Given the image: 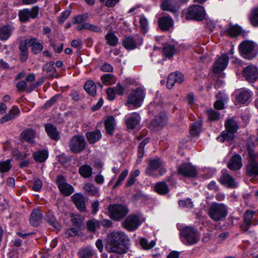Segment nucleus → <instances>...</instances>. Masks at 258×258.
Masks as SVG:
<instances>
[{
	"instance_id": "1",
	"label": "nucleus",
	"mask_w": 258,
	"mask_h": 258,
	"mask_svg": "<svg viewBox=\"0 0 258 258\" xmlns=\"http://www.w3.org/2000/svg\"><path fill=\"white\" fill-rule=\"evenodd\" d=\"M127 240V238L124 232L112 231L107 235L105 248L108 252L124 254L126 252L125 243Z\"/></svg>"
},
{
	"instance_id": "2",
	"label": "nucleus",
	"mask_w": 258,
	"mask_h": 258,
	"mask_svg": "<svg viewBox=\"0 0 258 258\" xmlns=\"http://www.w3.org/2000/svg\"><path fill=\"white\" fill-rule=\"evenodd\" d=\"M208 214L213 220L221 221L228 214L227 207L223 203L214 202L209 209Z\"/></svg>"
},
{
	"instance_id": "3",
	"label": "nucleus",
	"mask_w": 258,
	"mask_h": 258,
	"mask_svg": "<svg viewBox=\"0 0 258 258\" xmlns=\"http://www.w3.org/2000/svg\"><path fill=\"white\" fill-rule=\"evenodd\" d=\"M255 47V44L253 41L245 40L240 43L238 48L240 54L243 58L250 60L256 56Z\"/></svg>"
},
{
	"instance_id": "4",
	"label": "nucleus",
	"mask_w": 258,
	"mask_h": 258,
	"mask_svg": "<svg viewBox=\"0 0 258 258\" xmlns=\"http://www.w3.org/2000/svg\"><path fill=\"white\" fill-rule=\"evenodd\" d=\"M183 242L186 245H192L198 242L200 236L198 232L192 227L186 226L181 231Z\"/></svg>"
},
{
	"instance_id": "5",
	"label": "nucleus",
	"mask_w": 258,
	"mask_h": 258,
	"mask_svg": "<svg viewBox=\"0 0 258 258\" xmlns=\"http://www.w3.org/2000/svg\"><path fill=\"white\" fill-rule=\"evenodd\" d=\"M108 211L112 219L118 221L126 215L128 210L125 206L122 205L113 204L109 206Z\"/></svg>"
},
{
	"instance_id": "6",
	"label": "nucleus",
	"mask_w": 258,
	"mask_h": 258,
	"mask_svg": "<svg viewBox=\"0 0 258 258\" xmlns=\"http://www.w3.org/2000/svg\"><path fill=\"white\" fill-rule=\"evenodd\" d=\"M185 17L187 19L202 21L205 18L204 9L199 5H192L188 9Z\"/></svg>"
},
{
	"instance_id": "7",
	"label": "nucleus",
	"mask_w": 258,
	"mask_h": 258,
	"mask_svg": "<svg viewBox=\"0 0 258 258\" xmlns=\"http://www.w3.org/2000/svg\"><path fill=\"white\" fill-rule=\"evenodd\" d=\"M86 141L84 137L80 135L73 136L69 143L70 150L74 153H79L82 152L86 147Z\"/></svg>"
},
{
	"instance_id": "8",
	"label": "nucleus",
	"mask_w": 258,
	"mask_h": 258,
	"mask_svg": "<svg viewBox=\"0 0 258 258\" xmlns=\"http://www.w3.org/2000/svg\"><path fill=\"white\" fill-rule=\"evenodd\" d=\"M145 97V93L142 88H138L133 90L129 95L127 103L133 104L136 107L141 105Z\"/></svg>"
},
{
	"instance_id": "9",
	"label": "nucleus",
	"mask_w": 258,
	"mask_h": 258,
	"mask_svg": "<svg viewBox=\"0 0 258 258\" xmlns=\"http://www.w3.org/2000/svg\"><path fill=\"white\" fill-rule=\"evenodd\" d=\"M39 9L37 6H34L30 9H24L19 12L20 20L24 23L28 22L30 19L37 18Z\"/></svg>"
},
{
	"instance_id": "10",
	"label": "nucleus",
	"mask_w": 258,
	"mask_h": 258,
	"mask_svg": "<svg viewBox=\"0 0 258 258\" xmlns=\"http://www.w3.org/2000/svg\"><path fill=\"white\" fill-rule=\"evenodd\" d=\"M56 183L60 192L65 196H70L74 191L72 185L68 183L64 177L61 175L57 176Z\"/></svg>"
},
{
	"instance_id": "11",
	"label": "nucleus",
	"mask_w": 258,
	"mask_h": 258,
	"mask_svg": "<svg viewBox=\"0 0 258 258\" xmlns=\"http://www.w3.org/2000/svg\"><path fill=\"white\" fill-rule=\"evenodd\" d=\"M179 174L185 177H195L197 175L196 168L190 163H183L180 165L177 169Z\"/></svg>"
},
{
	"instance_id": "12",
	"label": "nucleus",
	"mask_w": 258,
	"mask_h": 258,
	"mask_svg": "<svg viewBox=\"0 0 258 258\" xmlns=\"http://www.w3.org/2000/svg\"><path fill=\"white\" fill-rule=\"evenodd\" d=\"M243 76L248 82L252 83L258 78V69L254 66H248L243 70Z\"/></svg>"
},
{
	"instance_id": "13",
	"label": "nucleus",
	"mask_w": 258,
	"mask_h": 258,
	"mask_svg": "<svg viewBox=\"0 0 258 258\" xmlns=\"http://www.w3.org/2000/svg\"><path fill=\"white\" fill-rule=\"evenodd\" d=\"M229 62L228 56L224 54L219 57L215 62L213 70L215 73L219 74L224 71L227 67Z\"/></svg>"
},
{
	"instance_id": "14",
	"label": "nucleus",
	"mask_w": 258,
	"mask_h": 258,
	"mask_svg": "<svg viewBox=\"0 0 258 258\" xmlns=\"http://www.w3.org/2000/svg\"><path fill=\"white\" fill-rule=\"evenodd\" d=\"M140 225L139 217L136 215L128 216L123 223L124 227L130 231L135 230Z\"/></svg>"
},
{
	"instance_id": "15",
	"label": "nucleus",
	"mask_w": 258,
	"mask_h": 258,
	"mask_svg": "<svg viewBox=\"0 0 258 258\" xmlns=\"http://www.w3.org/2000/svg\"><path fill=\"white\" fill-rule=\"evenodd\" d=\"M184 80L183 75L178 72H175L170 73L167 79V87L169 89L172 88L174 84L177 83L180 84Z\"/></svg>"
},
{
	"instance_id": "16",
	"label": "nucleus",
	"mask_w": 258,
	"mask_h": 258,
	"mask_svg": "<svg viewBox=\"0 0 258 258\" xmlns=\"http://www.w3.org/2000/svg\"><path fill=\"white\" fill-rule=\"evenodd\" d=\"M140 120L139 114L134 112L126 117L125 124L128 129L134 130L139 126Z\"/></svg>"
},
{
	"instance_id": "17",
	"label": "nucleus",
	"mask_w": 258,
	"mask_h": 258,
	"mask_svg": "<svg viewBox=\"0 0 258 258\" xmlns=\"http://www.w3.org/2000/svg\"><path fill=\"white\" fill-rule=\"evenodd\" d=\"M163 162L159 158L150 159L148 166L146 169V173L148 175H153L154 172L162 165Z\"/></svg>"
},
{
	"instance_id": "18",
	"label": "nucleus",
	"mask_w": 258,
	"mask_h": 258,
	"mask_svg": "<svg viewBox=\"0 0 258 258\" xmlns=\"http://www.w3.org/2000/svg\"><path fill=\"white\" fill-rule=\"evenodd\" d=\"M161 9L172 13H176L179 10L176 0H164L161 4Z\"/></svg>"
},
{
	"instance_id": "19",
	"label": "nucleus",
	"mask_w": 258,
	"mask_h": 258,
	"mask_svg": "<svg viewBox=\"0 0 258 258\" xmlns=\"http://www.w3.org/2000/svg\"><path fill=\"white\" fill-rule=\"evenodd\" d=\"M71 198L72 201L75 204L78 209H79L81 212L85 211L86 206L85 198L81 194H75L71 197Z\"/></svg>"
},
{
	"instance_id": "20",
	"label": "nucleus",
	"mask_w": 258,
	"mask_h": 258,
	"mask_svg": "<svg viewBox=\"0 0 258 258\" xmlns=\"http://www.w3.org/2000/svg\"><path fill=\"white\" fill-rule=\"evenodd\" d=\"M160 29L163 31H167L173 26V20L170 16H163L158 21Z\"/></svg>"
},
{
	"instance_id": "21",
	"label": "nucleus",
	"mask_w": 258,
	"mask_h": 258,
	"mask_svg": "<svg viewBox=\"0 0 258 258\" xmlns=\"http://www.w3.org/2000/svg\"><path fill=\"white\" fill-rule=\"evenodd\" d=\"M245 170L248 176H258V163L254 160H249L245 167Z\"/></svg>"
},
{
	"instance_id": "22",
	"label": "nucleus",
	"mask_w": 258,
	"mask_h": 258,
	"mask_svg": "<svg viewBox=\"0 0 258 258\" xmlns=\"http://www.w3.org/2000/svg\"><path fill=\"white\" fill-rule=\"evenodd\" d=\"M220 183L229 188H235L237 186V183L235 179L227 173H224L220 178Z\"/></svg>"
},
{
	"instance_id": "23",
	"label": "nucleus",
	"mask_w": 258,
	"mask_h": 258,
	"mask_svg": "<svg viewBox=\"0 0 258 258\" xmlns=\"http://www.w3.org/2000/svg\"><path fill=\"white\" fill-rule=\"evenodd\" d=\"M42 219V214L39 209H34L30 215V223L33 226H37Z\"/></svg>"
},
{
	"instance_id": "24",
	"label": "nucleus",
	"mask_w": 258,
	"mask_h": 258,
	"mask_svg": "<svg viewBox=\"0 0 258 258\" xmlns=\"http://www.w3.org/2000/svg\"><path fill=\"white\" fill-rule=\"evenodd\" d=\"M20 111L18 107L13 106L9 112L0 119V122L4 123L8 121L12 120L19 115Z\"/></svg>"
},
{
	"instance_id": "25",
	"label": "nucleus",
	"mask_w": 258,
	"mask_h": 258,
	"mask_svg": "<svg viewBox=\"0 0 258 258\" xmlns=\"http://www.w3.org/2000/svg\"><path fill=\"white\" fill-rule=\"evenodd\" d=\"M36 136V132L31 128H26L23 131L20 135V137L23 141L30 143L34 142V139Z\"/></svg>"
},
{
	"instance_id": "26",
	"label": "nucleus",
	"mask_w": 258,
	"mask_h": 258,
	"mask_svg": "<svg viewBox=\"0 0 258 258\" xmlns=\"http://www.w3.org/2000/svg\"><path fill=\"white\" fill-rule=\"evenodd\" d=\"M242 162L241 157L236 154L233 156L229 161L227 166L232 170H238L242 167Z\"/></svg>"
},
{
	"instance_id": "27",
	"label": "nucleus",
	"mask_w": 258,
	"mask_h": 258,
	"mask_svg": "<svg viewBox=\"0 0 258 258\" xmlns=\"http://www.w3.org/2000/svg\"><path fill=\"white\" fill-rule=\"evenodd\" d=\"M28 44L31 47V51L34 54L40 53L43 48V43L38 42L35 38L28 40Z\"/></svg>"
},
{
	"instance_id": "28",
	"label": "nucleus",
	"mask_w": 258,
	"mask_h": 258,
	"mask_svg": "<svg viewBox=\"0 0 258 258\" xmlns=\"http://www.w3.org/2000/svg\"><path fill=\"white\" fill-rule=\"evenodd\" d=\"M14 27L12 25H4L0 28V40H7L12 35Z\"/></svg>"
},
{
	"instance_id": "29",
	"label": "nucleus",
	"mask_w": 258,
	"mask_h": 258,
	"mask_svg": "<svg viewBox=\"0 0 258 258\" xmlns=\"http://www.w3.org/2000/svg\"><path fill=\"white\" fill-rule=\"evenodd\" d=\"M28 41H21L19 46L20 50V58L21 61H25L28 57L29 51L28 48Z\"/></svg>"
},
{
	"instance_id": "30",
	"label": "nucleus",
	"mask_w": 258,
	"mask_h": 258,
	"mask_svg": "<svg viewBox=\"0 0 258 258\" xmlns=\"http://www.w3.org/2000/svg\"><path fill=\"white\" fill-rule=\"evenodd\" d=\"M122 45L128 50L134 49L137 47L136 40L131 36H125L122 40Z\"/></svg>"
},
{
	"instance_id": "31",
	"label": "nucleus",
	"mask_w": 258,
	"mask_h": 258,
	"mask_svg": "<svg viewBox=\"0 0 258 258\" xmlns=\"http://www.w3.org/2000/svg\"><path fill=\"white\" fill-rule=\"evenodd\" d=\"M45 131L48 136L52 140H58L60 136L57 128L51 124H46L45 125Z\"/></svg>"
},
{
	"instance_id": "32",
	"label": "nucleus",
	"mask_w": 258,
	"mask_h": 258,
	"mask_svg": "<svg viewBox=\"0 0 258 258\" xmlns=\"http://www.w3.org/2000/svg\"><path fill=\"white\" fill-rule=\"evenodd\" d=\"M43 72H45L48 77L53 78L57 76L56 69L54 67V62L52 61L47 62L43 65L42 68Z\"/></svg>"
},
{
	"instance_id": "33",
	"label": "nucleus",
	"mask_w": 258,
	"mask_h": 258,
	"mask_svg": "<svg viewBox=\"0 0 258 258\" xmlns=\"http://www.w3.org/2000/svg\"><path fill=\"white\" fill-rule=\"evenodd\" d=\"M95 253V250L90 246L82 247L78 251L79 258H92Z\"/></svg>"
},
{
	"instance_id": "34",
	"label": "nucleus",
	"mask_w": 258,
	"mask_h": 258,
	"mask_svg": "<svg viewBox=\"0 0 258 258\" xmlns=\"http://www.w3.org/2000/svg\"><path fill=\"white\" fill-rule=\"evenodd\" d=\"M255 213V211L250 210H246L244 214V221L246 224L245 231L250 228L251 224H253V225H257V222L253 223L252 221L253 215Z\"/></svg>"
},
{
	"instance_id": "35",
	"label": "nucleus",
	"mask_w": 258,
	"mask_h": 258,
	"mask_svg": "<svg viewBox=\"0 0 258 258\" xmlns=\"http://www.w3.org/2000/svg\"><path fill=\"white\" fill-rule=\"evenodd\" d=\"M86 136L90 144H94L102 138V135L99 130L87 132L86 133Z\"/></svg>"
},
{
	"instance_id": "36",
	"label": "nucleus",
	"mask_w": 258,
	"mask_h": 258,
	"mask_svg": "<svg viewBox=\"0 0 258 258\" xmlns=\"http://www.w3.org/2000/svg\"><path fill=\"white\" fill-rule=\"evenodd\" d=\"M234 134L235 133L226 130L222 132L221 135L218 137L217 139L221 143H223L225 141L231 142L235 137Z\"/></svg>"
},
{
	"instance_id": "37",
	"label": "nucleus",
	"mask_w": 258,
	"mask_h": 258,
	"mask_svg": "<svg viewBox=\"0 0 258 258\" xmlns=\"http://www.w3.org/2000/svg\"><path fill=\"white\" fill-rule=\"evenodd\" d=\"M115 119L112 116H109L105 121V127L106 133L112 135L115 127Z\"/></svg>"
},
{
	"instance_id": "38",
	"label": "nucleus",
	"mask_w": 258,
	"mask_h": 258,
	"mask_svg": "<svg viewBox=\"0 0 258 258\" xmlns=\"http://www.w3.org/2000/svg\"><path fill=\"white\" fill-rule=\"evenodd\" d=\"M248 19L252 26L258 27V7L251 10Z\"/></svg>"
},
{
	"instance_id": "39",
	"label": "nucleus",
	"mask_w": 258,
	"mask_h": 258,
	"mask_svg": "<svg viewBox=\"0 0 258 258\" xmlns=\"http://www.w3.org/2000/svg\"><path fill=\"white\" fill-rule=\"evenodd\" d=\"M226 130L228 131L236 133L238 129L237 122L231 118H228L225 122Z\"/></svg>"
},
{
	"instance_id": "40",
	"label": "nucleus",
	"mask_w": 258,
	"mask_h": 258,
	"mask_svg": "<svg viewBox=\"0 0 258 258\" xmlns=\"http://www.w3.org/2000/svg\"><path fill=\"white\" fill-rule=\"evenodd\" d=\"M84 190L89 195L93 196H98L99 190L93 184L87 183L83 186Z\"/></svg>"
},
{
	"instance_id": "41",
	"label": "nucleus",
	"mask_w": 258,
	"mask_h": 258,
	"mask_svg": "<svg viewBox=\"0 0 258 258\" xmlns=\"http://www.w3.org/2000/svg\"><path fill=\"white\" fill-rule=\"evenodd\" d=\"M84 88L90 95L92 96H95L96 94V86L93 81L91 80L86 81Z\"/></svg>"
},
{
	"instance_id": "42",
	"label": "nucleus",
	"mask_w": 258,
	"mask_h": 258,
	"mask_svg": "<svg viewBox=\"0 0 258 258\" xmlns=\"http://www.w3.org/2000/svg\"><path fill=\"white\" fill-rule=\"evenodd\" d=\"M155 190L161 195L167 194L169 191L168 186L164 182H159L156 183L155 186Z\"/></svg>"
},
{
	"instance_id": "43",
	"label": "nucleus",
	"mask_w": 258,
	"mask_h": 258,
	"mask_svg": "<svg viewBox=\"0 0 258 258\" xmlns=\"http://www.w3.org/2000/svg\"><path fill=\"white\" fill-rule=\"evenodd\" d=\"M100 222L95 219L88 220L86 223L87 230L92 233H94L96 229L100 228Z\"/></svg>"
},
{
	"instance_id": "44",
	"label": "nucleus",
	"mask_w": 258,
	"mask_h": 258,
	"mask_svg": "<svg viewBox=\"0 0 258 258\" xmlns=\"http://www.w3.org/2000/svg\"><path fill=\"white\" fill-rule=\"evenodd\" d=\"M105 38L107 44L110 46H115L118 42V39L113 32L107 33L105 36Z\"/></svg>"
},
{
	"instance_id": "45",
	"label": "nucleus",
	"mask_w": 258,
	"mask_h": 258,
	"mask_svg": "<svg viewBox=\"0 0 258 258\" xmlns=\"http://www.w3.org/2000/svg\"><path fill=\"white\" fill-rule=\"evenodd\" d=\"M33 156L35 160L38 162L45 161L48 157V152L45 150L39 151L35 152Z\"/></svg>"
},
{
	"instance_id": "46",
	"label": "nucleus",
	"mask_w": 258,
	"mask_h": 258,
	"mask_svg": "<svg viewBox=\"0 0 258 258\" xmlns=\"http://www.w3.org/2000/svg\"><path fill=\"white\" fill-rule=\"evenodd\" d=\"M167 122V117L165 115H156L152 121V124L157 126L162 127Z\"/></svg>"
},
{
	"instance_id": "47",
	"label": "nucleus",
	"mask_w": 258,
	"mask_h": 258,
	"mask_svg": "<svg viewBox=\"0 0 258 258\" xmlns=\"http://www.w3.org/2000/svg\"><path fill=\"white\" fill-rule=\"evenodd\" d=\"M101 81L103 84L106 85H111L116 82V79L114 76L110 74H106L101 77Z\"/></svg>"
},
{
	"instance_id": "48",
	"label": "nucleus",
	"mask_w": 258,
	"mask_h": 258,
	"mask_svg": "<svg viewBox=\"0 0 258 258\" xmlns=\"http://www.w3.org/2000/svg\"><path fill=\"white\" fill-rule=\"evenodd\" d=\"M79 172L83 177L88 178L91 175L92 169L90 166L84 165L80 167Z\"/></svg>"
},
{
	"instance_id": "49",
	"label": "nucleus",
	"mask_w": 258,
	"mask_h": 258,
	"mask_svg": "<svg viewBox=\"0 0 258 258\" xmlns=\"http://www.w3.org/2000/svg\"><path fill=\"white\" fill-rule=\"evenodd\" d=\"M227 34L230 37H235L241 32V28L237 25H231L226 30Z\"/></svg>"
},
{
	"instance_id": "50",
	"label": "nucleus",
	"mask_w": 258,
	"mask_h": 258,
	"mask_svg": "<svg viewBox=\"0 0 258 258\" xmlns=\"http://www.w3.org/2000/svg\"><path fill=\"white\" fill-rule=\"evenodd\" d=\"M251 94V92L248 90L242 91L238 95V100L241 103H244L250 99Z\"/></svg>"
},
{
	"instance_id": "51",
	"label": "nucleus",
	"mask_w": 258,
	"mask_h": 258,
	"mask_svg": "<svg viewBox=\"0 0 258 258\" xmlns=\"http://www.w3.org/2000/svg\"><path fill=\"white\" fill-rule=\"evenodd\" d=\"M140 244L144 249H150L153 248L156 244L154 240H152L150 242H148V240L145 238H142L140 239Z\"/></svg>"
},
{
	"instance_id": "52",
	"label": "nucleus",
	"mask_w": 258,
	"mask_h": 258,
	"mask_svg": "<svg viewBox=\"0 0 258 258\" xmlns=\"http://www.w3.org/2000/svg\"><path fill=\"white\" fill-rule=\"evenodd\" d=\"M202 123L200 121L194 122L191 126L190 134L192 136L199 135L201 132Z\"/></svg>"
},
{
	"instance_id": "53",
	"label": "nucleus",
	"mask_w": 258,
	"mask_h": 258,
	"mask_svg": "<svg viewBox=\"0 0 258 258\" xmlns=\"http://www.w3.org/2000/svg\"><path fill=\"white\" fill-rule=\"evenodd\" d=\"M208 119L211 121L217 120L220 118V113L213 109L208 110L206 111Z\"/></svg>"
},
{
	"instance_id": "54",
	"label": "nucleus",
	"mask_w": 258,
	"mask_h": 258,
	"mask_svg": "<svg viewBox=\"0 0 258 258\" xmlns=\"http://www.w3.org/2000/svg\"><path fill=\"white\" fill-rule=\"evenodd\" d=\"M12 165L10 160L0 162V171L2 173L9 171Z\"/></svg>"
},
{
	"instance_id": "55",
	"label": "nucleus",
	"mask_w": 258,
	"mask_h": 258,
	"mask_svg": "<svg viewBox=\"0 0 258 258\" xmlns=\"http://www.w3.org/2000/svg\"><path fill=\"white\" fill-rule=\"evenodd\" d=\"M140 24L141 32L144 33H146L148 30V22L144 15L140 16Z\"/></svg>"
},
{
	"instance_id": "56",
	"label": "nucleus",
	"mask_w": 258,
	"mask_h": 258,
	"mask_svg": "<svg viewBox=\"0 0 258 258\" xmlns=\"http://www.w3.org/2000/svg\"><path fill=\"white\" fill-rule=\"evenodd\" d=\"M163 52L166 57H171L175 52V48L173 45H166L163 47Z\"/></svg>"
},
{
	"instance_id": "57",
	"label": "nucleus",
	"mask_w": 258,
	"mask_h": 258,
	"mask_svg": "<svg viewBox=\"0 0 258 258\" xmlns=\"http://www.w3.org/2000/svg\"><path fill=\"white\" fill-rule=\"evenodd\" d=\"M87 30L95 32L101 33L102 31V27L99 25H94L90 23H87Z\"/></svg>"
},
{
	"instance_id": "58",
	"label": "nucleus",
	"mask_w": 258,
	"mask_h": 258,
	"mask_svg": "<svg viewBox=\"0 0 258 258\" xmlns=\"http://www.w3.org/2000/svg\"><path fill=\"white\" fill-rule=\"evenodd\" d=\"M17 88L20 91H26L30 93L28 90L30 89V86L28 87L27 83L25 81H21L18 82L17 84Z\"/></svg>"
},
{
	"instance_id": "59",
	"label": "nucleus",
	"mask_w": 258,
	"mask_h": 258,
	"mask_svg": "<svg viewBox=\"0 0 258 258\" xmlns=\"http://www.w3.org/2000/svg\"><path fill=\"white\" fill-rule=\"evenodd\" d=\"M179 206L181 208L189 209L193 207V203L190 199L180 200L178 202Z\"/></svg>"
},
{
	"instance_id": "60",
	"label": "nucleus",
	"mask_w": 258,
	"mask_h": 258,
	"mask_svg": "<svg viewBox=\"0 0 258 258\" xmlns=\"http://www.w3.org/2000/svg\"><path fill=\"white\" fill-rule=\"evenodd\" d=\"M87 19L88 15L87 14L80 15L74 18V23L80 24L86 21Z\"/></svg>"
},
{
	"instance_id": "61",
	"label": "nucleus",
	"mask_w": 258,
	"mask_h": 258,
	"mask_svg": "<svg viewBox=\"0 0 258 258\" xmlns=\"http://www.w3.org/2000/svg\"><path fill=\"white\" fill-rule=\"evenodd\" d=\"M71 14V11L69 10L63 11L58 17V19L59 22L62 23L67 19Z\"/></svg>"
},
{
	"instance_id": "62",
	"label": "nucleus",
	"mask_w": 258,
	"mask_h": 258,
	"mask_svg": "<svg viewBox=\"0 0 258 258\" xmlns=\"http://www.w3.org/2000/svg\"><path fill=\"white\" fill-rule=\"evenodd\" d=\"M102 71L104 72H112L113 71V67L107 62H105L100 67Z\"/></svg>"
},
{
	"instance_id": "63",
	"label": "nucleus",
	"mask_w": 258,
	"mask_h": 258,
	"mask_svg": "<svg viewBox=\"0 0 258 258\" xmlns=\"http://www.w3.org/2000/svg\"><path fill=\"white\" fill-rule=\"evenodd\" d=\"M82 41L80 39H76L72 40L71 45L72 47L80 49L82 46Z\"/></svg>"
},
{
	"instance_id": "64",
	"label": "nucleus",
	"mask_w": 258,
	"mask_h": 258,
	"mask_svg": "<svg viewBox=\"0 0 258 258\" xmlns=\"http://www.w3.org/2000/svg\"><path fill=\"white\" fill-rule=\"evenodd\" d=\"M42 186V183L41 180L39 179H36L33 184L32 189L36 191L40 190Z\"/></svg>"
}]
</instances>
